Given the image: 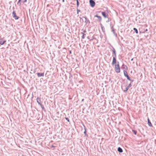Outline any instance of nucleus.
<instances>
[{"label": "nucleus", "mask_w": 156, "mask_h": 156, "mask_svg": "<svg viewBox=\"0 0 156 156\" xmlns=\"http://www.w3.org/2000/svg\"><path fill=\"white\" fill-rule=\"evenodd\" d=\"M117 64L115 65V71L117 73H119L120 72V69L119 62H117Z\"/></svg>", "instance_id": "obj_1"}, {"label": "nucleus", "mask_w": 156, "mask_h": 156, "mask_svg": "<svg viewBox=\"0 0 156 156\" xmlns=\"http://www.w3.org/2000/svg\"><path fill=\"white\" fill-rule=\"evenodd\" d=\"M111 47L112 48V51L113 52L112 55V56L113 57H116V52L115 51V49L111 45Z\"/></svg>", "instance_id": "obj_2"}, {"label": "nucleus", "mask_w": 156, "mask_h": 156, "mask_svg": "<svg viewBox=\"0 0 156 156\" xmlns=\"http://www.w3.org/2000/svg\"><path fill=\"white\" fill-rule=\"evenodd\" d=\"M132 86V84L131 83H130L129 84L128 86L126 88L125 90H123L122 87V90L123 91V92L125 93H126L127 91L129 89L130 87H131Z\"/></svg>", "instance_id": "obj_3"}, {"label": "nucleus", "mask_w": 156, "mask_h": 156, "mask_svg": "<svg viewBox=\"0 0 156 156\" xmlns=\"http://www.w3.org/2000/svg\"><path fill=\"white\" fill-rule=\"evenodd\" d=\"M89 3L90 5L92 7H94L95 5V2L93 0H90Z\"/></svg>", "instance_id": "obj_4"}, {"label": "nucleus", "mask_w": 156, "mask_h": 156, "mask_svg": "<svg viewBox=\"0 0 156 156\" xmlns=\"http://www.w3.org/2000/svg\"><path fill=\"white\" fill-rule=\"evenodd\" d=\"M12 16L16 20H18L19 17L16 16V13L14 11H13L12 13Z\"/></svg>", "instance_id": "obj_5"}, {"label": "nucleus", "mask_w": 156, "mask_h": 156, "mask_svg": "<svg viewBox=\"0 0 156 156\" xmlns=\"http://www.w3.org/2000/svg\"><path fill=\"white\" fill-rule=\"evenodd\" d=\"M27 2V0H19L18 2H17V4L19 5H21V3H24Z\"/></svg>", "instance_id": "obj_6"}, {"label": "nucleus", "mask_w": 156, "mask_h": 156, "mask_svg": "<svg viewBox=\"0 0 156 156\" xmlns=\"http://www.w3.org/2000/svg\"><path fill=\"white\" fill-rule=\"evenodd\" d=\"M101 14L105 18H108V15L105 12H101Z\"/></svg>", "instance_id": "obj_7"}, {"label": "nucleus", "mask_w": 156, "mask_h": 156, "mask_svg": "<svg viewBox=\"0 0 156 156\" xmlns=\"http://www.w3.org/2000/svg\"><path fill=\"white\" fill-rule=\"evenodd\" d=\"M123 73H124V76L125 77H126L127 78H127L129 79V76L128 75L127 73L126 70H123Z\"/></svg>", "instance_id": "obj_8"}, {"label": "nucleus", "mask_w": 156, "mask_h": 156, "mask_svg": "<svg viewBox=\"0 0 156 156\" xmlns=\"http://www.w3.org/2000/svg\"><path fill=\"white\" fill-rule=\"evenodd\" d=\"M116 57H113V60H112V66L114 65L116 63H117L116 62Z\"/></svg>", "instance_id": "obj_9"}, {"label": "nucleus", "mask_w": 156, "mask_h": 156, "mask_svg": "<svg viewBox=\"0 0 156 156\" xmlns=\"http://www.w3.org/2000/svg\"><path fill=\"white\" fill-rule=\"evenodd\" d=\"M6 41L4 40L2 38H0V44L3 45L5 42Z\"/></svg>", "instance_id": "obj_10"}, {"label": "nucleus", "mask_w": 156, "mask_h": 156, "mask_svg": "<svg viewBox=\"0 0 156 156\" xmlns=\"http://www.w3.org/2000/svg\"><path fill=\"white\" fill-rule=\"evenodd\" d=\"M37 74L38 77H43L44 76V73H37Z\"/></svg>", "instance_id": "obj_11"}, {"label": "nucleus", "mask_w": 156, "mask_h": 156, "mask_svg": "<svg viewBox=\"0 0 156 156\" xmlns=\"http://www.w3.org/2000/svg\"><path fill=\"white\" fill-rule=\"evenodd\" d=\"M37 103H38L39 105H40L41 104V100L40 98H39L38 97H37Z\"/></svg>", "instance_id": "obj_12"}, {"label": "nucleus", "mask_w": 156, "mask_h": 156, "mask_svg": "<svg viewBox=\"0 0 156 156\" xmlns=\"http://www.w3.org/2000/svg\"><path fill=\"white\" fill-rule=\"evenodd\" d=\"M83 17V18H84L85 19V22L86 23V24H87V23H90V21L86 17H84V16Z\"/></svg>", "instance_id": "obj_13"}, {"label": "nucleus", "mask_w": 156, "mask_h": 156, "mask_svg": "<svg viewBox=\"0 0 156 156\" xmlns=\"http://www.w3.org/2000/svg\"><path fill=\"white\" fill-rule=\"evenodd\" d=\"M94 17H97L98 19V20L99 22H100L101 21L102 18L101 16H99L97 14H96L94 16Z\"/></svg>", "instance_id": "obj_14"}, {"label": "nucleus", "mask_w": 156, "mask_h": 156, "mask_svg": "<svg viewBox=\"0 0 156 156\" xmlns=\"http://www.w3.org/2000/svg\"><path fill=\"white\" fill-rule=\"evenodd\" d=\"M111 28L112 29V32L115 35L116 37H117V34L115 32V30L113 28V26H112L111 27Z\"/></svg>", "instance_id": "obj_15"}, {"label": "nucleus", "mask_w": 156, "mask_h": 156, "mask_svg": "<svg viewBox=\"0 0 156 156\" xmlns=\"http://www.w3.org/2000/svg\"><path fill=\"white\" fill-rule=\"evenodd\" d=\"M147 122H148V126H150V127L152 126V124L149 118H148L147 119Z\"/></svg>", "instance_id": "obj_16"}, {"label": "nucleus", "mask_w": 156, "mask_h": 156, "mask_svg": "<svg viewBox=\"0 0 156 156\" xmlns=\"http://www.w3.org/2000/svg\"><path fill=\"white\" fill-rule=\"evenodd\" d=\"M119 153H122L123 152L122 149L120 147H118L117 149Z\"/></svg>", "instance_id": "obj_17"}, {"label": "nucleus", "mask_w": 156, "mask_h": 156, "mask_svg": "<svg viewBox=\"0 0 156 156\" xmlns=\"http://www.w3.org/2000/svg\"><path fill=\"white\" fill-rule=\"evenodd\" d=\"M122 68L123 69H125V70L127 69V66L124 64H123L122 65Z\"/></svg>", "instance_id": "obj_18"}, {"label": "nucleus", "mask_w": 156, "mask_h": 156, "mask_svg": "<svg viewBox=\"0 0 156 156\" xmlns=\"http://www.w3.org/2000/svg\"><path fill=\"white\" fill-rule=\"evenodd\" d=\"M100 25H101V29H102V31L103 32H104L105 30V28L104 27L102 26V25L101 23L100 24Z\"/></svg>", "instance_id": "obj_19"}, {"label": "nucleus", "mask_w": 156, "mask_h": 156, "mask_svg": "<svg viewBox=\"0 0 156 156\" xmlns=\"http://www.w3.org/2000/svg\"><path fill=\"white\" fill-rule=\"evenodd\" d=\"M40 105L41 106V108L42 110H44V112H45V110L44 106L42 104L41 105Z\"/></svg>", "instance_id": "obj_20"}, {"label": "nucleus", "mask_w": 156, "mask_h": 156, "mask_svg": "<svg viewBox=\"0 0 156 156\" xmlns=\"http://www.w3.org/2000/svg\"><path fill=\"white\" fill-rule=\"evenodd\" d=\"M135 31L136 34H137L138 33V31L137 29L135 28H134L133 29Z\"/></svg>", "instance_id": "obj_21"}, {"label": "nucleus", "mask_w": 156, "mask_h": 156, "mask_svg": "<svg viewBox=\"0 0 156 156\" xmlns=\"http://www.w3.org/2000/svg\"><path fill=\"white\" fill-rule=\"evenodd\" d=\"M76 7L78 8L79 5V2L78 0H76Z\"/></svg>", "instance_id": "obj_22"}, {"label": "nucleus", "mask_w": 156, "mask_h": 156, "mask_svg": "<svg viewBox=\"0 0 156 156\" xmlns=\"http://www.w3.org/2000/svg\"><path fill=\"white\" fill-rule=\"evenodd\" d=\"M133 132L134 133L135 135H136L137 133V131L135 130H132Z\"/></svg>", "instance_id": "obj_23"}, {"label": "nucleus", "mask_w": 156, "mask_h": 156, "mask_svg": "<svg viewBox=\"0 0 156 156\" xmlns=\"http://www.w3.org/2000/svg\"><path fill=\"white\" fill-rule=\"evenodd\" d=\"M81 34H83V35L82 36V38L83 39H84L85 38L84 35L85 34H84V33L81 32Z\"/></svg>", "instance_id": "obj_24"}, {"label": "nucleus", "mask_w": 156, "mask_h": 156, "mask_svg": "<svg viewBox=\"0 0 156 156\" xmlns=\"http://www.w3.org/2000/svg\"><path fill=\"white\" fill-rule=\"evenodd\" d=\"M129 78H127V79L128 80H129V81H131V82L130 83H132V82H133V80H132L131 79L130 77L129 76Z\"/></svg>", "instance_id": "obj_25"}, {"label": "nucleus", "mask_w": 156, "mask_h": 156, "mask_svg": "<svg viewBox=\"0 0 156 156\" xmlns=\"http://www.w3.org/2000/svg\"><path fill=\"white\" fill-rule=\"evenodd\" d=\"M107 18H108V20L106 21V23L110 21H111V19L108 18V17Z\"/></svg>", "instance_id": "obj_26"}, {"label": "nucleus", "mask_w": 156, "mask_h": 156, "mask_svg": "<svg viewBox=\"0 0 156 156\" xmlns=\"http://www.w3.org/2000/svg\"><path fill=\"white\" fill-rule=\"evenodd\" d=\"M65 119L68 122H70L69 120V119L68 118L65 117Z\"/></svg>", "instance_id": "obj_27"}, {"label": "nucleus", "mask_w": 156, "mask_h": 156, "mask_svg": "<svg viewBox=\"0 0 156 156\" xmlns=\"http://www.w3.org/2000/svg\"><path fill=\"white\" fill-rule=\"evenodd\" d=\"M80 11V10L78 9H77V14H78L79 13V12Z\"/></svg>", "instance_id": "obj_28"}, {"label": "nucleus", "mask_w": 156, "mask_h": 156, "mask_svg": "<svg viewBox=\"0 0 156 156\" xmlns=\"http://www.w3.org/2000/svg\"><path fill=\"white\" fill-rule=\"evenodd\" d=\"M84 133L85 134V136H86V135H87L86 134V131L85 129L84 132Z\"/></svg>", "instance_id": "obj_29"}, {"label": "nucleus", "mask_w": 156, "mask_h": 156, "mask_svg": "<svg viewBox=\"0 0 156 156\" xmlns=\"http://www.w3.org/2000/svg\"><path fill=\"white\" fill-rule=\"evenodd\" d=\"M36 72V69H35L33 71V73H35Z\"/></svg>", "instance_id": "obj_30"}, {"label": "nucleus", "mask_w": 156, "mask_h": 156, "mask_svg": "<svg viewBox=\"0 0 156 156\" xmlns=\"http://www.w3.org/2000/svg\"><path fill=\"white\" fill-rule=\"evenodd\" d=\"M96 39L95 38H94V37H93L92 39L90 40V41H91L93 40V39Z\"/></svg>", "instance_id": "obj_31"}, {"label": "nucleus", "mask_w": 156, "mask_h": 156, "mask_svg": "<svg viewBox=\"0 0 156 156\" xmlns=\"http://www.w3.org/2000/svg\"><path fill=\"white\" fill-rule=\"evenodd\" d=\"M69 52L70 54H71L72 53L71 51H69Z\"/></svg>", "instance_id": "obj_32"}, {"label": "nucleus", "mask_w": 156, "mask_h": 156, "mask_svg": "<svg viewBox=\"0 0 156 156\" xmlns=\"http://www.w3.org/2000/svg\"><path fill=\"white\" fill-rule=\"evenodd\" d=\"M139 33H140V34H141V33H143L144 32H142L141 31H139Z\"/></svg>", "instance_id": "obj_33"}, {"label": "nucleus", "mask_w": 156, "mask_h": 156, "mask_svg": "<svg viewBox=\"0 0 156 156\" xmlns=\"http://www.w3.org/2000/svg\"><path fill=\"white\" fill-rule=\"evenodd\" d=\"M133 59H134V58H132L131 59V61H132L133 60Z\"/></svg>", "instance_id": "obj_34"}, {"label": "nucleus", "mask_w": 156, "mask_h": 156, "mask_svg": "<svg viewBox=\"0 0 156 156\" xmlns=\"http://www.w3.org/2000/svg\"><path fill=\"white\" fill-rule=\"evenodd\" d=\"M84 99H82V101H81L83 102V101H84Z\"/></svg>", "instance_id": "obj_35"}, {"label": "nucleus", "mask_w": 156, "mask_h": 156, "mask_svg": "<svg viewBox=\"0 0 156 156\" xmlns=\"http://www.w3.org/2000/svg\"><path fill=\"white\" fill-rule=\"evenodd\" d=\"M55 147L53 145H51V147Z\"/></svg>", "instance_id": "obj_36"}, {"label": "nucleus", "mask_w": 156, "mask_h": 156, "mask_svg": "<svg viewBox=\"0 0 156 156\" xmlns=\"http://www.w3.org/2000/svg\"><path fill=\"white\" fill-rule=\"evenodd\" d=\"M86 32V30H84L83 31V32H84V33Z\"/></svg>", "instance_id": "obj_37"}, {"label": "nucleus", "mask_w": 156, "mask_h": 156, "mask_svg": "<svg viewBox=\"0 0 156 156\" xmlns=\"http://www.w3.org/2000/svg\"><path fill=\"white\" fill-rule=\"evenodd\" d=\"M62 0V1L63 2H65L64 0Z\"/></svg>", "instance_id": "obj_38"}, {"label": "nucleus", "mask_w": 156, "mask_h": 156, "mask_svg": "<svg viewBox=\"0 0 156 156\" xmlns=\"http://www.w3.org/2000/svg\"><path fill=\"white\" fill-rule=\"evenodd\" d=\"M80 20L82 19V18L80 17Z\"/></svg>", "instance_id": "obj_39"}, {"label": "nucleus", "mask_w": 156, "mask_h": 156, "mask_svg": "<svg viewBox=\"0 0 156 156\" xmlns=\"http://www.w3.org/2000/svg\"><path fill=\"white\" fill-rule=\"evenodd\" d=\"M87 38L88 39H90V38L89 37H87Z\"/></svg>", "instance_id": "obj_40"}, {"label": "nucleus", "mask_w": 156, "mask_h": 156, "mask_svg": "<svg viewBox=\"0 0 156 156\" xmlns=\"http://www.w3.org/2000/svg\"><path fill=\"white\" fill-rule=\"evenodd\" d=\"M147 30L146 29V31H147Z\"/></svg>", "instance_id": "obj_41"}, {"label": "nucleus", "mask_w": 156, "mask_h": 156, "mask_svg": "<svg viewBox=\"0 0 156 156\" xmlns=\"http://www.w3.org/2000/svg\"><path fill=\"white\" fill-rule=\"evenodd\" d=\"M156 151V150H155Z\"/></svg>", "instance_id": "obj_42"}]
</instances>
